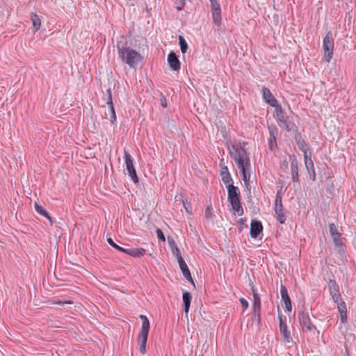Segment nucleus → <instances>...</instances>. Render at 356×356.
Wrapping results in <instances>:
<instances>
[{
  "mask_svg": "<svg viewBox=\"0 0 356 356\" xmlns=\"http://www.w3.org/2000/svg\"><path fill=\"white\" fill-rule=\"evenodd\" d=\"M107 242L112 246L114 248H115L116 250L120 251V252H123V250H124V248H122L119 245H118L111 238H107Z\"/></svg>",
  "mask_w": 356,
  "mask_h": 356,
  "instance_id": "obj_31",
  "label": "nucleus"
},
{
  "mask_svg": "<svg viewBox=\"0 0 356 356\" xmlns=\"http://www.w3.org/2000/svg\"><path fill=\"white\" fill-rule=\"evenodd\" d=\"M168 62L170 67L175 71L180 69V62L174 52H170L168 56Z\"/></svg>",
  "mask_w": 356,
  "mask_h": 356,
  "instance_id": "obj_15",
  "label": "nucleus"
},
{
  "mask_svg": "<svg viewBox=\"0 0 356 356\" xmlns=\"http://www.w3.org/2000/svg\"><path fill=\"white\" fill-rule=\"evenodd\" d=\"M140 318L142 320V327L138 335L137 341L139 345V350L142 354L146 353V343L147 336L149 330V321L146 316L140 315Z\"/></svg>",
  "mask_w": 356,
  "mask_h": 356,
  "instance_id": "obj_3",
  "label": "nucleus"
},
{
  "mask_svg": "<svg viewBox=\"0 0 356 356\" xmlns=\"http://www.w3.org/2000/svg\"><path fill=\"white\" fill-rule=\"evenodd\" d=\"M231 157L241 172L245 184L250 179L251 164L249 156L245 148V144H235L228 147Z\"/></svg>",
  "mask_w": 356,
  "mask_h": 356,
  "instance_id": "obj_1",
  "label": "nucleus"
},
{
  "mask_svg": "<svg viewBox=\"0 0 356 356\" xmlns=\"http://www.w3.org/2000/svg\"><path fill=\"white\" fill-rule=\"evenodd\" d=\"M106 94H107L106 104L109 106V114H110L111 121L112 122H113L116 120V115H115V112L113 104L112 93H111V88H108L106 90Z\"/></svg>",
  "mask_w": 356,
  "mask_h": 356,
  "instance_id": "obj_13",
  "label": "nucleus"
},
{
  "mask_svg": "<svg viewBox=\"0 0 356 356\" xmlns=\"http://www.w3.org/2000/svg\"><path fill=\"white\" fill-rule=\"evenodd\" d=\"M179 46L182 54H185L188 49V44L183 36H179Z\"/></svg>",
  "mask_w": 356,
  "mask_h": 356,
  "instance_id": "obj_28",
  "label": "nucleus"
},
{
  "mask_svg": "<svg viewBox=\"0 0 356 356\" xmlns=\"http://www.w3.org/2000/svg\"><path fill=\"white\" fill-rule=\"evenodd\" d=\"M168 244H169L171 250L177 247L174 239L172 237H170V236L168 237Z\"/></svg>",
  "mask_w": 356,
  "mask_h": 356,
  "instance_id": "obj_37",
  "label": "nucleus"
},
{
  "mask_svg": "<svg viewBox=\"0 0 356 356\" xmlns=\"http://www.w3.org/2000/svg\"><path fill=\"white\" fill-rule=\"evenodd\" d=\"M211 3L216 1V0H209Z\"/></svg>",
  "mask_w": 356,
  "mask_h": 356,
  "instance_id": "obj_47",
  "label": "nucleus"
},
{
  "mask_svg": "<svg viewBox=\"0 0 356 356\" xmlns=\"http://www.w3.org/2000/svg\"><path fill=\"white\" fill-rule=\"evenodd\" d=\"M178 263H179V268H180L185 279L187 280L188 281L191 282L194 285V282L192 279L190 270H188V266H187L186 264L185 263L184 259L178 261Z\"/></svg>",
  "mask_w": 356,
  "mask_h": 356,
  "instance_id": "obj_19",
  "label": "nucleus"
},
{
  "mask_svg": "<svg viewBox=\"0 0 356 356\" xmlns=\"http://www.w3.org/2000/svg\"><path fill=\"white\" fill-rule=\"evenodd\" d=\"M304 159H305V167L308 171L309 177L311 179L314 181L316 175H315V171H314V163H313V161L311 158V152H305Z\"/></svg>",
  "mask_w": 356,
  "mask_h": 356,
  "instance_id": "obj_9",
  "label": "nucleus"
},
{
  "mask_svg": "<svg viewBox=\"0 0 356 356\" xmlns=\"http://www.w3.org/2000/svg\"><path fill=\"white\" fill-rule=\"evenodd\" d=\"M275 212L277 216V218L278 221L283 224L286 220L284 211L283 209V205L282 203V196L277 193L275 197Z\"/></svg>",
  "mask_w": 356,
  "mask_h": 356,
  "instance_id": "obj_7",
  "label": "nucleus"
},
{
  "mask_svg": "<svg viewBox=\"0 0 356 356\" xmlns=\"http://www.w3.org/2000/svg\"><path fill=\"white\" fill-rule=\"evenodd\" d=\"M253 298H254V302L252 305V308L254 310V312L255 314H257V315H259L260 309H261V300L259 296V295L253 290Z\"/></svg>",
  "mask_w": 356,
  "mask_h": 356,
  "instance_id": "obj_22",
  "label": "nucleus"
},
{
  "mask_svg": "<svg viewBox=\"0 0 356 356\" xmlns=\"http://www.w3.org/2000/svg\"><path fill=\"white\" fill-rule=\"evenodd\" d=\"M35 209L38 213L47 218L51 222H52L51 217L49 216L46 210L36 202L34 203Z\"/></svg>",
  "mask_w": 356,
  "mask_h": 356,
  "instance_id": "obj_25",
  "label": "nucleus"
},
{
  "mask_svg": "<svg viewBox=\"0 0 356 356\" xmlns=\"http://www.w3.org/2000/svg\"><path fill=\"white\" fill-rule=\"evenodd\" d=\"M275 141L273 140V138L270 137V147L272 148V145H273V143H274Z\"/></svg>",
  "mask_w": 356,
  "mask_h": 356,
  "instance_id": "obj_44",
  "label": "nucleus"
},
{
  "mask_svg": "<svg viewBox=\"0 0 356 356\" xmlns=\"http://www.w3.org/2000/svg\"><path fill=\"white\" fill-rule=\"evenodd\" d=\"M297 143H298L299 148L303 152L304 154L305 152H309V151H308L309 149L307 147V145L304 142V140H298Z\"/></svg>",
  "mask_w": 356,
  "mask_h": 356,
  "instance_id": "obj_33",
  "label": "nucleus"
},
{
  "mask_svg": "<svg viewBox=\"0 0 356 356\" xmlns=\"http://www.w3.org/2000/svg\"><path fill=\"white\" fill-rule=\"evenodd\" d=\"M183 204H184V207L185 208V210L186 211L187 213H191V207H190V204H188L186 203V202L183 201Z\"/></svg>",
  "mask_w": 356,
  "mask_h": 356,
  "instance_id": "obj_43",
  "label": "nucleus"
},
{
  "mask_svg": "<svg viewBox=\"0 0 356 356\" xmlns=\"http://www.w3.org/2000/svg\"><path fill=\"white\" fill-rule=\"evenodd\" d=\"M124 253H126L134 257H140L145 254V250L144 248H124L123 250Z\"/></svg>",
  "mask_w": 356,
  "mask_h": 356,
  "instance_id": "obj_20",
  "label": "nucleus"
},
{
  "mask_svg": "<svg viewBox=\"0 0 356 356\" xmlns=\"http://www.w3.org/2000/svg\"><path fill=\"white\" fill-rule=\"evenodd\" d=\"M119 58L130 67L137 65L142 60L141 55L130 47H127L122 42L117 44Z\"/></svg>",
  "mask_w": 356,
  "mask_h": 356,
  "instance_id": "obj_2",
  "label": "nucleus"
},
{
  "mask_svg": "<svg viewBox=\"0 0 356 356\" xmlns=\"http://www.w3.org/2000/svg\"><path fill=\"white\" fill-rule=\"evenodd\" d=\"M205 217L207 218H210L211 217V209L209 207L206 209Z\"/></svg>",
  "mask_w": 356,
  "mask_h": 356,
  "instance_id": "obj_42",
  "label": "nucleus"
},
{
  "mask_svg": "<svg viewBox=\"0 0 356 356\" xmlns=\"http://www.w3.org/2000/svg\"><path fill=\"white\" fill-rule=\"evenodd\" d=\"M56 305H64L65 304H72V302L70 300H58L53 302Z\"/></svg>",
  "mask_w": 356,
  "mask_h": 356,
  "instance_id": "obj_39",
  "label": "nucleus"
},
{
  "mask_svg": "<svg viewBox=\"0 0 356 356\" xmlns=\"http://www.w3.org/2000/svg\"><path fill=\"white\" fill-rule=\"evenodd\" d=\"M31 21L33 24V26L35 29V31L39 30L40 25H41V21L38 15L36 14L32 13L31 15Z\"/></svg>",
  "mask_w": 356,
  "mask_h": 356,
  "instance_id": "obj_27",
  "label": "nucleus"
},
{
  "mask_svg": "<svg viewBox=\"0 0 356 356\" xmlns=\"http://www.w3.org/2000/svg\"><path fill=\"white\" fill-rule=\"evenodd\" d=\"M268 129H269L270 137L273 138V140L274 141H275L277 129L275 127H268Z\"/></svg>",
  "mask_w": 356,
  "mask_h": 356,
  "instance_id": "obj_32",
  "label": "nucleus"
},
{
  "mask_svg": "<svg viewBox=\"0 0 356 356\" xmlns=\"http://www.w3.org/2000/svg\"><path fill=\"white\" fill-rule=\"evenodd\" d=\"M184 305V312L186 314L188 312L190 305L191 302V296L188 292H184L182 296Z\"/></svg>",
  "mask_w": 356,
  "mask_h": 356,
  "instance_id": "obj_24",
  "label": "nucleus"
},
{
  "mask_svg": "<svg viewBox=\"0 0 356 356\" xmlns=\"http://www.w3.org/2000/svg\"><path fill=\"white\" fill-rule=\"evenodd\" d=\"M323 49L324 53V59L326 62H330L334 49V39L330 32H328L323 41Z\"/></svg>",
  "mask_w": 356,
  "mask_h": 356,
  "instance_id": "obj_5",
  "label": "nucleus"
},
{
  "mask_svg": "<svg viewBox=\"0 0 356 356\" xmlns=\"http://www.w3.org/2000/svg\"><path fill=\"white\" fill-rule=\"evenodd\" d=\"M280 293H281V297L289 296L287 289L285 287V286H284L283 284H281Z\"/></svg>",
  "mask_w": 356,
  "mask_h": 356,
  "instance_id": "obj_38",
  "label": "nucleus"
},
{
  "mask_svg": "<svg viewBox=\"0 0 356 356\" xmlns=\"http://www.w3.org/2000/svg\"><path fill=\"white\" fill-rule=\"evenodd\" d=\"M240 302H241L242 306L243 307L244 309H246L248 307V305H249L248 302L245 298H241Z\"/></svg>",
  "mask_w": 356,
  "mask_h": 356,
  "instance_id": "obj_40",
  "label": "nucleus"
},
{
  "mask_svg": "<svg viewBox=\"0 0 356 356\" xmlns=\"http://www.w3.org/2000/svg\"><path fill=\"white\" fill-rule=\"evenodd\" d=\"M340 320L342 323H345L347 321L346 312L340 314Z\"/></svg>",
  "mask_w": 356,
  "mask_h": 356,
  "instance_id": "obj_41",
  "label": "nucleus"
},
{
  "mask_svg": "<svg viewBox=\"0 0 356 356\" xmlns=\"http://www.w3.org/2000/svg\"><path fill=\"white\" fill-rule=\"evenodd\" d=\"M279 320H280V332L282 334L284 340L286 342L289 343V342H290L292 340L290 332L288 330L287 325L284 322V321L282 320V318L281 316H279Z\"/></svg>",
  "mask_w": 356,
  "mask_h": 356,
  "instance_id": "obj_14",
  "label": "nucleus"
},
{
  "mask_svg": "<svg viewBox=\"0 0 356 356\" xmlns=\"http://www.w3.org/2000/svg\"><path fill=\"white\" fill-rule=\"evenodd\" d=\"M124 159L127 170L128 171L129 176L131 177V179L134 183H138V179L136 175L135 168L134 167L133 160L131 159V155L127 151H124Z\"/></svg>",
  "mask_w": 356,
  "mask_h": 356,
  "instance_id": "obj_8",
  "label": "nucleus"
},
{
  "mask_svg": "<svg viewBox=\"0 0 356 356\" xmlns=\"http://www.w3.org/2000/svg\"><path fill=\"white\" fill-rule=\"evenodd\" d=\"M275 117L278 125L282 129L287 131L296 129V125L289 120V117L280 105L275 106Z\"/></svg>",
  "mask_w": 356,
  "mask_h": 356,
  "instance_id": "obj_4",
  "label": "nucleus"
},
{
  "mask_svg": "<svg viewBox=\"0 0 356 356\" xmlns=\"http://www.w3.org/2000/svg\"><path fill=\"white\" fill-rule=\"evenodd\" d=\"M330 293L334 302H339L341 298L339 293V286L334 280H330L328 284Z\"/></svg>",
  "mask_w": 356,
  "mask_h": 356,
  "instance_id": "obj_10",
  "label": "nucleus"
},
{
  "mask_svg": "<svg viewBox=\"0 0 356 356\" xmlns=\"http://www.w3.org/2000/svg\"><path fill=\"white\" fill-rule=\"evenodd\" d=\"M262 92L264 99H265L266 103H268L273 107H275L278 105L277 100L273 96L269 89L264 87L262 89Z\"/></svg>",
  "mask_w": 356,
  "mask_h": 356,
  "instance_id": "obj_17",
  "label": "nucleus"
},
{
  "mask_svg": "<svg viewBox=\"0 0 356 356\" xmlns=\"http://www.w3.org/2000/svg\"><path fill=\"white\" fill-rule=\"evenodd\" d=\"M300 324L304 332H311L316 330V327L311 322L309 314L305 312H300L298 314Z\"/></svg>",
  "mask_w": 356,
  "mask_h": 356,
  "instance_id": "obj_6",
  "label": "nucleus"
},
{
  "mask_svg": "<svg viewBox=\"0 0 356 356\" xmlns=\"http://www.w3.org/2000/svg\"><path fill=\"white\" fill-rule=\"evenodd\" d=\"M227 187L228 191V200L229 202L240 200L239 191L237 187L232 184H229Z\"/></svg>",
  "mask_w": 356,
  "mask_h": 356,
  "instance_id": "obj_18",
  "label": "nucleus"
},
{
  "mask_svg": "<svg viewBox=\"0 0 356 356\" xmlns=\"http://www.w3.org/2000/svg\"><path fill=\"white\" fill-rule=\"evenodd\" d=\"M239 222H240V223H241V224H243V223H244V222H245V220H244V219H243V218H241V219L239 220Z\"/></svg>",
  "mask_w": 356,
  "mask_h": 356,
  "instance_id": "obj_46",
  "label": "nucleus"
},
{
  "mask_svg": "<svg viewBox=\"0 0 356 356\" xmlns=\"http://www.w3.org/2000/svg\"><path fill=\"white\" fill-rule=\"evenodd\" d=\"M329 229L335 245H341V241L340 238V234L337 230V226L334 223H330L329 225Z\"/></svg>",
  "mask_w": 356,
  "mask_h": 356,
  "instance_id": "obj_16",
  "label": "nucleus"
},
{
  "mask_svg": "<svg viewBox=\"0 0 356 356\" xmlns=\"http://www.w3.org/2000/svg\"><path fill=\"white\" fill-rule=\"evenodd\" d=\"M175 3L176 5V8L178 10H181L185 5V0H175Z\"/></svg>",
  "mask_w": 356,
  "mask_h": 356,
  "instance_id": "obj_35",
  "label": "nucleus"
},
{
  "mask_svg": "<svg viewBox=\"0 0 356 356\" xmlns=\"http://www.w3.org/2000/svg\"><path fill=\"white\" fill-rule=\"evenodd\" d=\"M156 233L157 237L161 241H165L164 234H163V232L161 231V229H157L156 231Z\"/></svg>",
  "mask_w": 356,
  "mask_h": 356,
  "instance_id": "obj_36",
  "label": "nucleus"
},
{
  "mask_svg": "<svg viewBox=\"0 0 356 356\" xmlns=\"http://www.w3.org/2000/svg\"><path fill=\"white\" fill-rule=\"evenodd\" d=\"M161 105H162V106H163V107H166V106H167V104H166V102H165V100L164 101V102H161Z\"/></svg>",
  "mask_w": 356,
  "mask_h": 356,
  "instance_id": "obj_45",
  "label": "nucleus"
},
{
  "mask_svg": "<svg viewBox=\"0 0 356 356\" xmlns=\"http://www.w3.org/2000/svg\"><path fill=\"white\" fill-rule=\"evenodd\" d=\"M337 303V308L338 311L340 314L346 313V306L343 301L341 300Z\"/></svg>",
  "mask_w": 356,
  "mask_h": 356,
  "instance_id": "obj_30",
  "label": "nucleus"
},
{
  "mask_svg": "<svg viewBox=\"0 0 356 356\" xmlns=\"http://www.w3.org/2000/svg\"><path fill=\"white\" fill-rule=\"evenodd\" d=\"M221 176L222 179L225 184L229 185L230 182L232 181V177L228 172L227 168H222L221 171Z\"/></svg>",
  "mask_w": 356,
  "mask_h": 356,
  "instance_id": "obj_26",
  "label": "nucleus"
},
{
  "mask_svg": "<svg viewBox=\"0 0 356 356\" xmlns=\"http://www.w3.org/2000/svg\"><path fill=\"white\" fill-rule=\"evenodd\" d=\"M171 250H172L173 255L177 257V261H179L180 259H183V258L181 255L180 250L178 248V247H177L174 249H172Z\"/></svg>",
  "mask_w": 356,
  "mask_h": 356,
  "instance_id": "obj_34",
  "label": "nucleus"
},
{
  "mask_svg": "<svg viewBox=\"0 0 356 356\" xmlns=\"http://www.w3.org/2000/svg\"><path fill=\"white\" fill-rule=\"evenodd\" d=\"M282 300L284 303L287 312H291L292 309L291 300L289 296L282 297Z\"/></svg>",
  "mask_w": 356,
  "mask_h": 356,
  "instance_id": "obj_29",
  "label": "nucleus"
},
{
  "mask_svg": "<svg viewBox=\"0 0 356 356\" xmlns=\"http://www.w3.org/2000/svg\"><path fill=\"white\" fill-rule=\"evenodd\" d=\"M229 202L235 213L238 214V216H241L243 213V210L241 207L240 200L232 201Z\"/></svg>",
  "mask_w": 356,
  "mask_h": 356,
  "instance_id": "obj_23",
  "label": "nucleus"
},
{
  "mask_svg": "<svg viewBox=\"0 0 356 356\" xmlns=\"http://www.w3.org/2000/svg\"><path fill=\"white\" fill-rule=\"evenodd\" d=\"M263 226L260 221L252 220L250 225V236L253 238H257L259 234L262 232Z\"/></svg>",
  "mask_w": 356,
  "mask_h": 356,
  "instance_id": "obj_12",
  "label": "nucleus"
},
{
  "mask_svg": "<svg viewBox=\"0 0 356 356\" xmlns=\"http://www.w3.org/2000/svg\"><path fill=\"white\" fill-rule=\"evenodd\" d=\"M213 19L216 25H219L221 22V12L220 5L217 1L211 3Z\"/></svg>",
  "mask_w": 356,
  "mask_h": 356,
  "instance_id": "obj_11",
  "label": "nucleus"
},
{
  "mask_svg": "<svg viewBox=\"0 0 356 356\" xmlns=\"http://www.w3.org/2000/svg\"><path fill=\"white\" fill-rule=\"evenodd\" d=\"M291 170L292 175V179L293 181H298V161L293 159L291 163Z\"/></svg>",
  "mask_w": 356,
  "mask_h": 356,
  "instance_id": "obj_21",
  "label": "nucleus"
}]
</instances>
